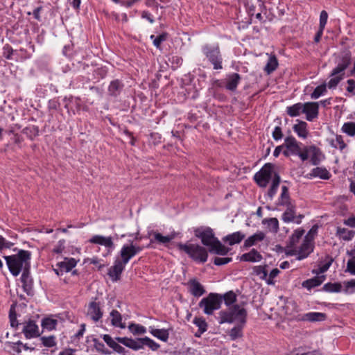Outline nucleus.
<instances>
[{"instance_id": "obj_20", "label": "nucleus", "mask_w": 355, "mask_h": 355, "mask_svg": "<svg viewBox=\"0 0 355 355\" xmlns=\"http://www.w3.org/2000/svg\"><path fill=\"white\" fill-rule=\"evenodd\" d=\"M208 248L209 252L210 253L221 256L226 255L230 250V249L223 245L218 239H214V241L211 242V245H209Z\"/></svg>"}, {"instance_id": "obj_3", "label": "nucleus", "mask_w": 355, "mask_h": 355, "mask_svg": "<svg viewBox=\"0 0 355 355\" xmlns=\"http://www.w3.org/2000/svg\"><path fill=\"white\" fill-rule=\"evenodd\" d=\"M178 248L184 252L196 262L205 263L207 261L208 252L205 248L198 244L179 243Z\"/></svg>"}, {"instance_id": "obj_26", "label": "nucleus", "mask_w": 355, "mask_h": 355, "mask_svg": "<svg viewBox=\"0 0 355 355\" xmlns=\"http://www.w3.org/2000/svg\"><path fill=\"white\" fill-rule=\"evenodd\" d=\"M245 236V235L241 232H236L223 237V241L230 245H233L241 243V241L244 239Z\"/></svg>"}, {"instance_id": "obj_60", "label": "nucleus", "mask_w": 355, "mask_h": 355, "mask_svg": "<svg viewBox=\"0 0 355 355\" xmlns=\"http://www.w3.org/2000/svg\"><path fill=\"white\" fill-rule=\"evenodd\" d=\"M345 284V292L346 293H355V279H352L348 282H344Z\"/></svg>"}, {"instance_id": "obj_44", "label": "nucleus", "mask_w": 355, "mask_h": 355, "mask_svg": "<svg viewBox=\"0 0 355 355\" xmlns=\"http://www.w3.org/2000/svg\"><path fill=\"white\" fill-rule=\"evenodd\" d=\"M278 67V61L275 55L270 56L266 65L264 67V71L270 74L273 72Z\"/></svg>"}, {"instance_id": "obj_7", "label": "nucleus", "mask_w": 355, "mask_h": 355, "mask_svg": "<svg viewBox=\"0 0 355 355\" xmlns=\"http://www.w3.org/2000/svg\"><path fill=\"white\" fill-rule=\"evenodd\" d=\"M274 165L271 163H267L255 173L254 180L261 187H266L270 180L274 176Z\"/></svg>"}, {"instance_id": "obj_11", "label": "nucleus", "mask_w": 355, "mask_h": 355, "mask_svg": "<svg viewBox=\"0 0 355 355\" xmlns=\"http://www.w3.org/2000/svg\"><path fill=\"white\" fill-rule=\"evenodd\" d=\"M195 236L200 239L202 243L207 247L211 245L214 239H217L214 236L213 230L210 227L196 230Z\"/></svg>"}, {"instance_id": "obj_64", "label": "nucleus", "mask_w": 355, "mask_h": 355, "mask_svg": "<svg viewBox=\"0 0 355 355\" xmlns=\"http://www.w3.org/2000/svg\"><path fill=\"white\" fill-rule=\"evenodd\" d=\"M232 260L230 257H215L214 263L216 266H222L230 263Z\"/></svg>"}, {"instance_id": "obj_35", "label": "nucleus", "mask_w": 355, "mask_h": 355, "mask_svg": "<svg viewBox=\"0 0 355 355\" xmlns=\"http://www.w3.org/2000/svg\"><path fill=\"white\" fill-rule=\"evenodd\" d=\"M266 234L263 232H258L253 235L248 237L244 242L243 246L245 248H250L256 244L258 241H261L264 239Z\"/></svg>"}, {"instance_id": "obj_41", "label": "nucleus", "mask_w": 355, "mask_h": 355, "mask_svg": "<svg viewBox=\"0 0 355 355\" xmlns=\"http://www.w3.org/2000/svg\"><path fill=\"white\" fill-rule=\"evenodd\" d=\"M352 62L351 53L349 51H345L341 53L340 55L338 64L341 66L343 68L346 69Z\"/></svg>"}, {"instance_id": "obj_13", "label": "nucleus", "mask_w": 355, "mask_h": 355, "mask_svg": "<svg viewBox=\"0 0 355 355\" xmlns=\"http://www.w3.org/2000/svg\"><path fill=\"white\" fill-rule=\"evenodd\" d=\"M345 69L339 64L332 70L330 76H332L328 82L327 86L329 89H334L338 83L343 79Z\"/></svg>"}, {"instance_id": "obj_45", "label": "nucleus", "mask_w": 355, "mask_h": 355, "mask_svg": "<svg viewBox=\"0 0 355 355\" xmlns=\"http://www.w3.org/2000/svg\"><path fill=\"white\" fill-rule=\"evenodd\" d=\"M329 144L331 147L334 148H338L341 151L343 150L347 147V145L345 143L343 137L340 135H336V139H331L329 141Z\"/></svg>"}, {"instance_id": "obj_55", "label": "nucleus", "mask_w": 355, "mask_h": 355, "mask_svg": "<svg viewBox=\"0 0 355 355\" xmlns=\"http://www.w3.org/2000/svg\"><path fill=\"white\" fill-rule=\"evenodd\" d=\"M222 297L223 300H224L225 304L227 306H230L236 300V295L232 291L225 293L223 295H222Z\"/></svg>"}, {"instance_id": "obj_40", "label": "nucleus", "mask_w": 355, "mask_h": 355, "mask_svg": "<svg viewBox=\"0 0 355 355\" xmlns=\"http://www.w3.org/2000/svg\"><path fill=\"white\" fill-rule=\"evenodd\" d=\"M110 316L112 318L111 323L113 326L120 327L121 329H124L125 325L124 323H122V316L121 314L116 310H112L110 313Z\"/></svg>"}, {"instance_id": "obj_28", "label": "nucleus", "mask_w": 355, "mask_h": 355, "mask_svg": "<svg viewBox=\"0 0 355 355\" xmlns=\"http://www.w3.org/2000/svg\"><path fill=\"white\" fill-rule=\"evenodd\" d=\"M309 175L311 177H314V178L318 177L322 180H329L331 176L329 171L326 168H324V167H315V168H313L311 171Z\"/></svg>"}, {"instance_id": "obj_25", "label": "nucleus", "mask_w": 355, "mask_h": 355, "mask_svg": "<svg viewBox=\"0 0 355 355\" xmlns=\"http://www.w3.org/2000/svg\"><path fill=\"white\" fill-rule=\"evenodd\" d=\"M324 275H317L311 279L304 281L302 284V287L306 288L307 290L310 291L311 289L321 285L322 282L324 281Z\"/></svg>"}, {"instance_id": "obj_22", "label": "nucleus", "mask_w": 355, "mask_h": 355, "mask_svg": "<svg viewBox=\"0 0 355 355\" xmlns=\"http://www.w3.org/2000/svg\"><path fill=\"white\" fill-rule=\"evenodd\" d=\"M89 241L91 243L98 244L108 248H112L114 247V243L110 236L105 237L101 235H95L92 236Z\"/></svg>"}, {"instance_id": "obj_30", "label": "nucleus", "mask_w": 355, "mask_h": 355, "mask_svg": "<svg viewBox=\"0 0 355 355\" xmlns=\"http://www.w3.org/2000/svg\"><path fill=\"white\" fill-rule=\"evenodd\" d=\"M268 265L255 266L252 268V275L259 277L261 280L267 283L268 279Z\"/></svg>"}, {"instance_id": "obj_38", "label": "nucleus", "mask_w": 355, "mask_h": 355, "mask_svg": "<svg viewBox=\"0 0 355 355\" xmlns=\"http://www.w3.org/2000/svg\"><path fill=\"white\" fill-rule=\"evenodd\" d=\"M286 113L291 117H295L303 113V103H297L286 107Z\"/></svg>"}, {"instance_id": "obj_43", "label": "nucleus", "mask_w": 355, "mask_h": 355, "mask_svg": "<svg viewBox=\"0 0 355 355\" xmlns=\"http://www.w3.org/2000/svg\"><path fill=\"white\" fill-rule=\"evenodd\" d=\"M154 239H150V243L154 242V241H157L159 243L162 244H167L171 240L174 239V235H169V236H163L162 234L159 232H154L153 234Z\"/></svg>"}, {"instance_id": "obj_47", "label": "nucleus", "mask_w": 355, "mask_h": 355, "mask_svg": "<svg viewBox=\"0 0 355 355\" xmlns=\"http://www.w3.org/2000/svg\"><path fill=\"white\" fill-rule=\"evenodd\" d=\"M57 324V320L50 318H44L42 320L41 325L42 328L51 331L55 329Z\"/></svg>"}, {"instance_id": "obj_58", "label": "nucleus", "mask_w": 355, "mask_h": 355, "mask_svg": "<svg viewBox=\"0 0 355 355\" xmlns=\"http://www.w3.org/2000/svg\"><path fill=\"white\" fill-rule=\"evenodd\" d=\"M280 273V270L278 268L272 269L269 274H268L267 279V284L268 285H274L275 284V281L274 279L278 276Z\"/></svg>"}, {"instance_id": "obj_31", "label": "nucleus", "mask_w": 355, "mask_h": 355, "mask_svg": "<svg viewBox=\"0 0 355 355\" xmlns=\"http://www.w3.org/2000/svg\"><path fill=\"white\" fill-rule=\"evenodd\" d=\"M336 236L339 239L346 241H351L355 236V231L348 230L345 227H338L336 230Z\"/></svg>"}, {"instance_id": "obj_19", "label": "nucleus", "mask_w": 355, "mask_h": 355, "mask_svg": "<svg viewBox=\"0 0 355 355\" xmlns=\"http://www.w3.org/2000/svg\"><path fill=\"white\" fill-rule=\"evenodd\" d=\"M313 244L306 237L297 251V259L302 260L306 258L313 251Z\"/></svg>"}, {"instance_id": "obj_52", "label": "nucleus", "mask_w": 355, "mask_h": 355, "mask_svg": "<svg viewBox=\"0 0 355 355\" xmlns=\"http://www.w3.org/2000/svg\"><path fill=\"white\" fill-rule=\"evenodd\" d=\"M142 349L144 348V345H146L153 351H156L160 347V345L158 343H157L156 342H155L153 340L150 339L148 337L142 338Z\"/></svg>"}, {"instance_id": "obj_6", "label": "nucleus", "mask_w": 355, "mask_h": 355, "mask_svg": "<svg viewBox=\"0 0 355 355\" xmlns=\"http://www.w3.org/2000/svg\"><path fill=\"white\" fill-rule=\"evenodd\" d=\"M202 49L206 58L213 64L214 69H223V58L218 44L216 46L206 44Z\"/></svg>"}, {"instance_id": "obj_61", "label": "nucleus", "mask_w": 355, "mask_h": 355, "mask_svg": "<svg viewBox=\"0 0 355 355\" xmlns=\"http://www.w3.org/2000/svg\"><path fill=\"white\" fill-rule=\"evenodd\" d=\"M13 245V243L6 241L5 238L0 235V252H2L4 249H10Z\"/></svg>"}, {"instance_id": "obj_62", "label": "nucleus", "mask_w": 355, "mask_h": 355, "mask_svg": "<svg viewBox=\"0 0 355 355\" xmlns=\"http://www.w3.org/2000/svg\"><path fill=\"white\" fill-rule=\"evenodd\" d=\"M13 52L12 46L9 44H6L3 48V55L8 60L12 59Z\"/></svg>"}, {"instance_id": "obj_12", "label": "nucleus", "mask_w": 355, "mask_h": 355, "mask_svg": "<svg viewBox=\"0 0 355 355\" xmlns=\"http://www.w3.org/2000/svg\"><path fill=\"white\" fill-rule=\"evenodd\" d=\"M319 112V105L317 102H307L303 103V114H306V119L312 121L317 118Z\"/></svg>"}, {"instance_id": "obj_1", "label": "nucleus", "mask_w": 355, "mask_h": 355, "mask_svg": "<svg viewBox=\"0 0 355 355\" xmlns=\"http://www.w3.org/2000/svg\"><path fill=\"white\" fill-rule=\"evenodd\" d=\"M3 258L10 273L17 277L22 271L31 270V252L25 250H18L16 254L4 256Z\"/></svg>"}, {"instance_id": "obj_46", "label": "nucleus", "mask_w": 355, "mask_h": 355, "mask_svg": "<svg viewBox=\"0 0 355 355\" xmlns=\"http://www.w3.org/2000/svg\"><path fill=\"white\" fill-rule=\"evenodd\" d=\"M334 259L329 255L326 256V263L322 266H320L317 270H313L312 272L318 275L320 273H324L328 270L331 266Z\"/></svg>"}, {"instance_id": "obj_17", "label": "nucleus", "mask_w": 355, "mask_h": 355, "mask_svg": "<svg viewBox=\"0 0 355 355\" xmlns=\"http://www.w3.org/2000/svg\"><path fill=\"white\" fill-rule=\"evenodd\" d=\"M115 339L119 343H121L133 350H139L142 349V338L132 339L126 337H116Z\"/></svg>"}, {"instance_id": "obj_5", "label": "nucleus", "mask_w": 355, "mask_h": 355, "mask_svg": "<svg viewBox=\"0 0 355 355\" xmlns=\"http://www.w3.org/2000/svg\"><path fill=\"white\" fill-rule=\"evenodd\" d=\"M222 302L223 297L221 295L211 293L200 300L198 306L203 310L205 314L211 315L214 311L220 308Z\"/></svg>"}, {"instance_id": "obj_37", "label": "nucleus", "mask_w": 355, "mask_h": 355, "mask_svg": "<svg viewBox=\"0 0 355 355\" xmlns=\"http://www.w3.org/2000/svg\"><path fill=\"white\" fill-rule=\"evenodd\" d=\"M293 204L291 202L288 189L286 186L282 187V193L278 200L277 205L286 206Z\"/></svg>"}, {"instance_id": "obj_16", "label": "nucleus", "mask_w": 355, "mask_h": 355, "mask_svg": "<svg viewBox=\"0 0 355 355\" xmlns=\"http://www.w3.org/2000/svg\"><path fill=\"white\" fill-rule=\"evenodd\" d=\"M187 286L189 293L194 297H199L206 292L204 286L196 279H189Z\"/></svg>"}, {"instance_id": "obj_18", "label": "nucleus", "mask_w": 355, "mask_h": 355, "mask_svg": "<svg viewBox=\"0 0 355 355\" xmlns=\"http://www.w3.org/2000/svg\"><path fill=\"white\" fill-rule=\"evenodd\" d=\"M87 315L94 321L98 322L103 316L100 304L96 301L89 302L87 309Z\"/></svg>"}, {"instance_id": "obj_63", "label": "nucleus", "mask_w": 355, "mask_h": 355, "mask_svg": "<svg viewBox=\"0 0 355 355\" xmlns=\"http://www.w3.org/2000/svg\"><path fill=\"white\" fill-rule=\"evenodd\" d=\"M346 271L349 272L351 275H355V256L348 260Z\"/></svg>"}, {"instance_id": "obj_33", "label": "nucleus", "mask_w": 355, "mask_h": 355, "mask_svg": "<svg viewBox=\"0 0 355 355\" xmlns=\"http://www.w3.org/2000/svg\"><path fill=\"white\" fill-rule=\"evenodd\" d=\"M326 318V315L319 312H309L303 315L301 320L310 321V322H320L323 321Z\"/></svg>"}, {"instance_id": "obj_48", "label": "nucleus", "mask_w": 355, "mask_h": 355, "mask_svg": "<svg viewBox=\"0 0 355 355\" xmlns=\"http://www.w3.org/2000/svg\"><path fill=\"white\" fill-rule=\"evenodd\" d=\"M342 289V285L340 283H327L323 287L322 290L329 293H338Z\"/></svg>"}, {"instance_id": "obj_4", "label": "nucleus", "mask_w": 355, "mask_h": 355, "mask_svg": "<svg viewBox=\"0 0 355 355\" xmlns=\"http://www.w3.org/2000/svg\"><path fill=\"white\" fill-rule=\"evenodd\" d=\"M284 146L286 149L283 151V154L286 157L292 155L298 156L302 162L308 159V155L305 152L306 146L298 142L293 136L285 138Z\"/></svg>"}, {"instance_id": "obj_34", "label": "nucleus", "mask_w": 355, "mask_h": 355, "mask_svg": "<svg viewBox=\"0 0 355 355\" xmlns=\"http://www.w3.org/2000/svg\"><path fill=\"white\" fill-rule=\"evenodd\" d=\"M193 322L198 327V331L195 333V336L199 338L207 330V323L202 317H195Z\"/></svg>"}, {"instance_id": "obj_42", "label": "nucleus", "mask_w": 355, "mask_h": 355, "mask_svg": "<svg viewBox=\"0 0 355 355\" xmlns=\"http://www.w3.org/2000/svg\"><path fill=\"white\" fill-rule=\"evenodd\" d=\"M281 179L280 176L278 173H275L271 186L268 191V195L270 198H272L276 194L277 190L279 187V183H280Z\"/></svg>"}, {"instance_id": "obj_15", "label": "nucleus", "mask_w": 355, "mask_h": 355, "mask_svg": "<svg viewBox=\"0 0 355 355\" xmlns=\"http://www.w3.org/2000/svg\"><path fill=\"white\" fill-rule=\"evenodd\" d=\"M20 279L22 283V288L24 291L28 295H33V280L31 276V270L23 271Z\"/></svg>"}, {"instance_id": "obj_54", "label": "nucleus", "mask_w": 355, "mask_h": 355, "mask_svg": "<svg viewBox=\"0 0 355 355\" xmlns=\"http://www.w3.org/2000/svg\"><path fill=\"white\" fill-rule=\"evenodd\" d=\"M327 92V85L325 83L322 84L315 87L313 93L311 94V97L313 99L318 98L321 95Z\"/></svg>"}, {"instance_id": "obj_49", "label": "nucleus", "mask_w": 355, "mask_h": 355, "mask_svg": "<svg viewBox=\"0 0 355 355\" xmlns=\"http://www.w3.org/2000/svg\"><path fill=\"white\" fill-rule=\"evenodd\" d=\"M128 329L134 335H141L146 332V329L145 327L135 323L130 324L128 326Z\"/></svg>"}, {"instance_id": "obj_10", "label": "nucleus", "mask_w": 355, "mask_h": 355, "mask_svg": "<svg viewBox=\"0 0 355 355\" xmlns=\"http://www.w3.org/2000/svg\"><path fill=\"white\" fill-rule=\"evenodd\" d=\"M22 325L21 331L26 338L30 339L40 336L39 327L34 320H28L22 323Z\"/></svg>"}, {"instance_id": "obj_57", "label": "nucleus", "mask_w": 355, "mask_h": 355, "mask_svg": "<svg viewBox=\"0 0 355 355\" xmlns=\"http://www.w3.org/2000/svg\"><path fill=\"white\" fill-rule=\"evenodd\" d=\"M41 340L42 343V345L47 347H54L56 345V343L55 341V337L53 336H51L49 337H41Z\"/></svg>"}, {"instance_id": "obj_27", "label": "nucleus", "mask_w": 355, "mask_h": 355, "mask_svg": "<svg viewBox=\"0 0 355 355\" xmlns=\"http://www.w3.org/2000/svg\"><path fill=\"white\" fill-rule=\"evenodd\" d=\"M297 121L298 123L293 125V129L299 137L306 139L309 135L308 124L303 121L297 120Z\"/></svg>"}, {"instance_id": "obj_39", "label": "nucleus", "mask_w": 355, "mask_h": 355, "mask_svg": "<svg viewBox=\"0 0 355 355\" xmlns=\"http://www.w3.org/2000/svg\"><path fill=\"white\" fill-rule=\"evenodd\" d=\"M245 324L239 323L237 325L231 329L228 333L232 340L243 337V329Z\"/></svg>"}, {"instance_id": "obj_29", "label": "nucleus", "mask_w": 355, "mask_h": 355, "mask_svg": "<svg viewBox=\"0 0 355 355\" xmlns=\"http://www.w3.org/2000/svg\"><path fill=\"white\" fill-rule=\"evenodd\" d=\"M123 87H124V85L121 80H119L118 79L112 80L110 83L109 87H108V92H109L110 95H111L112 96H119L121 94V92H122Z\"/></svg>"}, {"instance_id": "obj_50", "label": "nucleus", "mask_w": 355, "mask_h": 355, "mask_svg": "<svg viewBox=\"0 0 355 355\" xmlns=\"http://www.w3.org/2000/svg\"><path fill=\"white\" fill-rule=\"evenodd\" d=\"M263 223L267 224L268 227L275 233H277L279 230V221L276 218H265Z\"/></svg>"}, {"instance_id": "obj_14", "label": "nucleus", "mask_w": 355, "mask_h": 355, "mask_svg": "<svg viewBox=\"0 0 355 355\" xmlns=\"http://www.w3.org/2000/svg\"><path fill=\"white\" fill-rule=\"evenodd\" d=\"M126 264L121 262L119 259H116L114 261V265L111 266L109 270L107 275L110 276L113 282H116L120 279L121 275Z\"/></svg>"}, {"instance_id": "obj_8", "label": "nucleus", "mask_w": 355, "mask_h": 355, "mask_svg": "<svg viewBox=\"0 0 355 355\" xmlns=\"http://www.w3.org/2000/svg\"><path fill=\"white\" fill-rule=\"evenodd\" d=\"M144 249L143 246H139L131 242L130 244L123 245L120 250L119 260L125 264H127L129 261L136 254L141 252Z\"/></svg>"}, {"instance_id": "obj_2", "label": "nucleus", "mask_w": 355, "mask_h": 355, "mask_svg": "<svg viewBox=\"0 0 355 355\" xmlns=\"http://www.w3.org/2000/svg\"><path fill=\"white\" fill-rule=\"evenodd\" d=\"M247 311L239 304H234L227 310H222L218 313V323H238L245 324L247 321Z\"/></svg>"}, {"instance_id": "obj_24", "label": "nucleus", "mask_w": 355, "mask_h": 355, "mask_svg": "<svg viewBox=\"0 0 355 355\" xmlns=\"http://www.w3.org/2000/svg\"><path fill=\"white\" fill-rule=\"evenodd\" d=\"M263 259L262 255L256 250L252 249L249 252L242 254L240 257L241 261L259 262Z\"/></svg>"}, {"instance_id": "obj_59", "label": "nucleus", "mask_w": 355, "mask_h": 355, "mask_svg": "<svg viewBox=\"0 0 355 355\" xmlns=\"http://www.w3.org/2000/svg\"><path fill=\"white\" fill-rule=\"evenodd\" d=\"M9 318L10 322V325L12 327H17L19 324L17 320V314L14 308L12 306L10 309L9 312Z\"/></svg>"}, {"instance_id": "obj_23", "label": "nucleus", "mask_w": 355, "mask_h": 355, "mask_svg": "<svg viewBox=\"0 0 355 355\" xmlns=\"http://www.w3.org/2000/svg\"><path fill=\"white\" fill-rule=\"evenodd\" d=\"M76 264L77 261L74 258H64L62 261L58 262L56 266L60 268L61 273H64L71 271Z\"/></svg>"}, {"instance_id": "obj_9", "label": "nucleus", "mask_w": 355, "mask_h": 355, "mask_svg": "<svg viewBox=\"0 0 355 355\" xmlns=\"http://www.w3.org/2000/svg\"><path fill=\"white\" fill-rule=\"evenodd\" d=\"M305 152L310 157V162L312 165L318 166L321 162L325 159V155L320 148L315 145L305 146Z\"/></svg>"}, {"instance_id": "obj_32", "label": "nucleus", "mask_w": 355, "mask_h": 355, "mask_svg": "<svg viewBox=\"0 0 355 355\" xmlns=\"http://www.w3.org/2000/svg\"><path fill=\"white\" fill-rule=\"evenodd\" d=\"M286 209L283 213L282 219L284 223L293 222L295 218V205L293 204L286 205Z\"/></svg>"}, {"instance_id": "obj_56", "label": "nucleus", "mask_w": 355, "mask_h": 355, "mask_svg": "<svg viewBox=\"0 0 355 355\" xmlns=\"http://www.w3.org/2000/svg\"><path fill=\"white\" fill-rule=\"evenodd\" d=\"M304 231L303 230L297 229L295 230L294 233L292 234V236L290 238V244L291 245H294L295 243H297L300 239L302 236L304 234Z\"/></svg>"}, {"instance_id": "obj_51", "label": "nucleus", "mask_w": 355, "mask_h": 355, "mask_svg": "<svg viewBox=\"0 0 355 355\" xmlns=\"http://www.w3.org/2000/svg\"><path fill=\"white\" fill-rule=\"evenodd\" d=\"M343 132L347 134L348 136H355V123L354 122H346L345 123L341 128Z\"/></svg>"}, {"instance_id": "obj_53", "label": "nucleus", "mask_w": 355, "mask_h": 355, "mask_svg": "<svg viewBox=\"0 0 355 355\" xmlns=\"http://www.w3.org/2000/svg\"><path fill=\"white\" fill-rule=\"evenodd\" d=\"M168 37L166 33H163L155 37L154 35H150V39L153 40V44L157 48L160 49L161 44L166 41Z\"/></svg>"}, {"instance_id": "obj_36", "label": "nucleus", "mask_w": 355, "mask_h": 355, "mask_svg": "<svg viewBox=\"0 0 355 355\" xmlns=\"http://www.w3.org/2000/svg\"><path fill=\"white\" fill-rule=\"evenodd\" d=\"M150 333L162 341L166 342L169 338L168 330L165 329H155L150 327Z\"/></svg>"}, {"instance_id": "obj_21", "label": "nucleus", "mask_w": 355, "mask_h": 355, "mask_svg": "<svg viewBox=\"0 0 355 355\" xmlns=\"http://www.w3.org/2000/svg\"><path fill=\"white\" fill-rule=\"evenodd\" d=\"M241 80V76L237 73H232L227 76L226 79L225 88L227 90L234 92L236 91L238 85Z\"/></svg>"}]
</instances>
